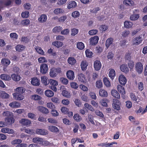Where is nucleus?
I'll list each match as a JSON object with an SVG mask.
<instances>
[{
	"label": "nucleus",
	"mask_w": 147,
	"mask_h": 147,
	"mask_svg": "<svg viewBox=\"0 0 147 147\" xmlns=\"http://www.w3.org/2000/svg\"><path fill=\"white\" fill-rule=\"evenodd\" d=\"M61 72V69L59 67L53 68L50 70L49 75L51 77L53 78L56 76L57 73Z\"/></svg>",
	"instance_id": "1"
},
{
	"label": "nucleus",
	"mask_w": 147,
	"mask_h": 147,
	"mask_svg": "<svg viewBox=\"0 0 147 147\" xmlns=\"http://www.w3.org/2000/svg\"><path fill=\"white\" fill-rule=\"evenodd\" d=\"M112 107L115 109L119 110L120 109L121 103L119 100L116 98L113 100Z\"/></svg>",
	"instance_id": "2"
},
{
	"label": "nucleus",
	"mask_w": 147,
	"mask_h": 147,
	"mask_svg": "<svg viewBox=\"0 0 147 147\" xmlns=\"http://www.w3.org/2000/svg\"><path fill=\"white\" fill-rule=\"evenodd\" d=\"M135 67L136 70L138 73L141 74L142 73L143 68L142 64L141 62H137L136 65Z\"/></svg>",
	"instance_id": "3"
},
{
	"label": "nucleus",
	"mask_w": 147,
	"mask_h": 147,
	"mask_svg": "<svg viewBox=\"0 0 147 147\" xmlns=\"http://www.w3.org/2000/svg\"><path fill=\"white\" fill-rule=\"evenodd\" d=\"M19 122L24 126H28L31 123L30 120L26 119H22L19 121Z\"/></svg>",
	"instance_id": "4"
},
{
	"label": "nucleus",
	"mask_w": 147,
	"mask_h": 147,
	"mask_svg": "<svg viewBox=\"0 0 147 147\" xmlns=\"http://www.w3.org/2000/svg\"><path fill=\"white\" fill-rule=\"evenodd\" d=\"M48 70V66L47 64L45 63L42 64L40 67V71L42 74H46Z\"/></svg>",
	"instance_id": "5"
},
{
	"label": "nucleus",
	"mask_w": 147,
	"mask_h": 147,
	"mask_svg": "<svg viewBox=\"0 0 147 147\" xmlns=\"http://www.w3.org/2000/svg\"><path fill=\"white\" fill-rule=\"evenodd\" d=\"M37 109L39 111L45 114H48L49 111L47 108L42 106H39L37 107Z\"/></svg>",
	"instance_id": "6"
},
{
	"label": "nucleus",
	"mask_w": 147,
	"mask_h": 147,
	"mask_svg": "<svg viewBox=\"0 0 147 147\" xmlns=\"http://www.w3.org/2000/svg\"><path fill=\"white\" fill-rule=\"evenodd\" d=\"M25 89L23 87H18L16 89V92L13 94H23L25 92Z\"/></svg>",
	"instance_id": "7"
},
{
	"label": "nucleus",
	"mask_w": 147,
	"mask_h": 147,
	"mask_svg": "<svg viewBox=\"0 0 147 147\" xmlns=\"http://www.w3.org/2000/svg\"><path fill=\"white\" fill-rule=\"evenodd\" d=\"M36 132L37 134L40 135H46L48 134V131L44 129H37Z\"/></svg>",
	"instance_id": "8"
},
{
	"label": "nucleus",
	"mask_w": 147,
	"mask_h": 147,
	"mask_svg": "<svg viewBox=\"0 0 147 147\" xmlns=\"http://www.w3.org/2000/svg\"><path fill=\"white\" fill-rule=\"evenodd\" d=\"M5 123L7 124V125L11 124L14 122V120L12 117H7L5 119Z\"/></svg>",
	"instance_id": "9"
},
{
	"label": "nucleus",
	"mask_w": 147,
	"mask_h": 147,
	"mask_svg": "<svg viewBox=\"0 0 147 147\" xmlns=\"http://www.w3.org/2000/svg\"><path fill=\"white\" fill-rule=\"evenodd\" d=\"M119 80L120 84L123 85H125L127 82L125 77L123 75H121L119 76Z\"/></svg>",
	"instance_id": "10"
},
{
	"label": "nucleus",
	"mask_w": 147,
	"mask_h": 147,
	"mask_svg": "<svg viewBox=\"0 0 147 147\" xmlns=\"http://www.w3.org/2000/svg\"><path fill=\"white\" fill-rule=\"evenodd\" d=\"M94 65L95 69L96 71L99 70L101 67V64L100 61L98 60H96L94 61Z\"/></svg>",
	"instance_id": "11"
},
{
	"label": "nucleus",
	"mask_w": 147,
	"mask_h": 147,
	"mask_svg": "<svg viewBox=\"0 0 147 147\" xmlns=\"http://www.w3.org/2000/svg\"><path fill=\"white\" fill-rule=\"evenodd\" d=\"M32 141L34 143L37 144H42L43 142V139L39 137H35L33 138Z\"/></svg>",
	"instance_id": "12"
},
{
	"label": "nucleus",
	"mask_w": 147,
	"mask_h": 147,
	"mask_svg": "<svg viewBox=\"0 0 147 147\" xmlns=\"http://www.w3.org/2000/svg\"><path fill=\"white\" fill-rule=\"evenodd\" d=\"M66 75L67 78L71 80H73L75 77L74 72L71 70H69L67 71Z\"/></svg>",
	"instance_id": "13"
},
{
	"label": "nucleus",
	"mask_w": 147,
	"mask_h": 147,
	"mask_svg": "<svg viewBox=\"0 0 147 147\" xmlns=\"http://www.w3.org/2000/svg\"><path fill=\"white\" fill-rule=\"evenodd\" d=\"M142 41L141 37H134L133 40V44L138 45L141 43Z\"/></svg>",
	"instance_id": "14"
},
{
	"label": "nucleus",
	"mask_w": 147,
	"mask_h": 147,
	"mask_svg": "<svg viewBox=\"0 0 147 147\" xmlns=\"http://www.w3.org/2000/svg\"><path fill=\"white\" fill-rule=\"evenodd\" d=\"M31 83L34 86H38L40 84V80L37 78H34L32 79Z\"/></svg>",
	"instance_id": "15"
},
{
	"label": "nucleus",
	"mask_w": 147,
	"mask_h": 147,
	"mask_svg": "<svg viewBox=\"0 0 147 147\" xmlns=\"http://www.w3.org/2000/svg\"><path fill=\"white\" fill-rule=\"evenodd\" d=\"M120 69L123 72L125 73H127L129 72V69L126 64H123L120 66Z\"/></svg>",
	"instance_id": "16"
},
{
	"label": "nucleus",
	"mask_w": 147,
	"mask_h": 147,
	"mask_svg": "<svg viewBox=\"0 0 147 147\" xmlns=\"http://www.w3.org/2000/svg\"><path fill=\"white\" fill-rule=\"evenodd\" d=\"M47 19V16L45 14H42L38 18V20L39 22L44 23L46 21Z\"/></svg>",
	"instance_id": "17"
},
{
	"label": "nucleus",
	"mask_w": 147,
	"mask_h": 147,
	"mask_svg": "<svg viewBox=\"0 0 147 147\" xmlns=\"http://www.w3.org/2000/svg\"><path fill=\"white\" fill-rule=\"evenodd\" d=\"M13 97L16 100H23L24 97L22 94H13Z\"/></svg>",
	"instance_id": "18"
},
{
	"label": "nucleus",
	"mask_w": 147,
	"mask_h": 147,
	"mask_svg": "<svg viewBox=\"0 0 147 147\" xmlns=\"http://www.w3.org/2000/svg\"><path fill=\"white\" fill-rule=\"evenodd\" d=\"M99 95L102 97H106L108 96V94L107 92L104 89H101L99 90Z\"/></svg>",
	"instance_id": "19"
},
{
	"label": "nucleus",
	"mask_w": 147,
	"mask_h": 147,
	"mask_svg": "<svg viewBox=\"0 0 147 147\" xmlns=\"http://www.w3.org/2000/svg\"><path fill=\"white\" fill-rule=\"evenodd\" d=\"M111 94L114 97L118 99L120 98V95L116 90L114 89L112 90L111 91Z\"/></svg>",
	"instance_id": "20"
},
{
	"label": "nucleus",
	"mask_w": 147,
	"mask_h": 147,
	"mask_svg": "<svg viewBox=\"0 0 147 147\" xmlns=\"http://www.w3.org/2000/svg\"><path fill=\"white\" fill-rule=\"evenodd\" d=\"M9 105L11 107L17 108L20 106V103L17 101H13L11 102Z\"/></svg>",
	"instance_id": "21"
},
{
	"label": "nucleus",
	"mask_w": 147,
	"mask_h": 147,
	"mask_svg": "<svg viewBox=\"0 0 147 147\" xmlns=\"http://www.w3.org/2000/svg\"><path fill=\"white\" fill-rule=\"evenodd\" d=\"M117 89L118 91L122 95H123L125 93V89L123 87L119 85L117 86Z\"/></svg>",
	"instance_id": "22"
},
{
	"label": "nucleus",
	"mask_w": 147,
	"mask_h": 147,
	"mask_svg": "<svg viewBox=\"0 0 147 147\" xmlns=\"http://www.w3.org/2000/svg\"><path fill=\"white\" fill-rule=\"evenodd\" d=\"M0 97L3 98H9V95L4 91H0Z\"/></svg>",
	"instance_id": "23"
},
{
	"label": "nucleus",
	"mask_w": 147,
	"mask_h": 147,
	"mask_svg": "<svg viewBox=\"0 0 147 147\" xmlns=\"http://www.w3.org/2000/svg\"><path fill=\"white\" fill-rule=\"evenodd\" d=\"M30 23V21L29 20L25 19L21 21L20 24L22 26H27Z\"/></svg>",
	"instance_id": "24"
},
{
	"label": "nucleus",
	"mask_w": 147,
	"mask_h": 147,
	"mask_svg": "<svg viewBox=\"0 0 147 147\" xmlns=\"http://www.w3.org/2000/svg\"><path fill=\"white\" fill-rule=\"evenodd\" d=\"M90 39V44L92 45H95L98 43L99 38L98 37H91Z\"/></svg>",
	"instance_id": "25"
},
{
	"label": "nucleus",
	"mask_w": 147,
	"mask_h": 147,
	"mask_svg": "<svg viewBox=\"0 0 147 147\" xmlns=\"http://www.w3.org/2000/svg\"><path fill=\"white\" fill-rule=\"evenodd\" d=\"M123 3L126 6H130L134 4V2L130 0H124Z\"/></svg>",
	"instance_id": "26"
},
{
	"label": "nucleus",
	"mask_w": 147,
	"mask_h": 147,
	"mask_svg": "<svg viewBox=\"0 0 147 147\" xmlns=\"http://www.w3.org/2000/svg\"><path fill=\"white\" fill-rule=\"evenodd\" d=\"M0 77L1 79L5 80H9L11 79V78L9 75L3 74L1 75Z\"/></svg>",
	"instance_id": "27"
},
{
	"label": "nucleus",
	"mask_w": 147,
	"mask_h": 147,
	"mask_svg": "<svg viewBox=\"0 0 147 147\" xmlns=\"http://www.w3.org/2000/svg\"><path fill=\"white\" fill-rule=\"evenodd\" d=\"M62 28L59 26H57L53 29V32L55 33H58L61 31Z\"/></svg>",
	"instance_id": "28"
},
{
	"label": "nucleus",
	"mask_w": 147,
	"mask_h": 147,
	"mask_svg": "<svg viewBox=\"0 0 147 147\" xmlns=\"http://www.w3.org/2000/svg\"><path fill=\"white\" fill-rule=\"evenodd\" d=\"M124 26L125 28H129L133 26V23L130 22L125 21L124 23Z\"/></svg>",
	"instance_id": "29"
},
{
	"label": "nucleus",
	"mask_w": 147,
	"mask_h": 147,
	"mask_svg": "<svg viewBox=\"0 0 147 147\" xmlns=\"http://www.w3.org/2000/svg\"><path fill=\"white\" fill-rule=\"evenodd\" d=\"M76 6V3L74 1L70 2L68 4L67 8L70 9L72 8L75 7Z\"/></svg>",
	"instance_id": "30"
},
{
	"label": "nucleus",
	"mask_w": 147,
	"mask_h": 147,
	"mask_svg": "<svg viewBox=\"0 0 147 147\" xmlns=\"http://www.w3.org/2000/svg\"><path fill=\"white\" fill-rule=\"evenodd\" d=\"M11 77L12 79L16 81H19L21 79V77L19 75L15 74H13L11 75Z\"/></svg>",
	"instance_id": "31"
},
{
	"label": "nucleus",
	"mask_w": 147,
	"mask_h": 147,
	"mask_svg": "<svg viewBox=\"0 0 147 147\" xmlns=\"http://www.w3.org/2000/svg\"><path fill=\"white\" fill-rule=\"evenodd\" d=\"M68 63L70 64L73 65L76 63V60L73 57H69L67 60Z\"/></svg>",
	"instance_id": "32"
},
{
	"label": "nucleus",
	"mask_w": 147,
	"mask_h": 147,
	"mask_svg": "<svg viewBox=\"0 0 147 147\" xmlns=\"http://www.w3.org/2000/svg\"><path fill=\"white\" fill-rule=\"evenodd\" d=\"M49 129L51 132H57L59 130L57 127L55 126L51 125L49 127Z\"/></svg>",
	"instance_id": "33"
},
{
	"label": "nucleus",
	"mask_w": 147,
	"mask_h": 147,
	"mask_svg": "<svg viewBox=\"0 0 147 147\" xmlns=\"http://www.w3.org/2000/svg\"><path fill=\"white\" fill-rule=\"evenodd\" d=\"M41 81L42 83L45 85H46L49 84V81L47 80V78L45 76L41 77Z\"/></svg>",
	"instance_id": "34"
},
{
	"label": "nucleus",
	"mask_w": 147,
	"mask_h": 147,
	"mask_svg": "<svg viewBox=\"0 0 147 147\" xmlns=\"http://www.w3.org/2000/svg\"><path fill=\"white\" fill-rule=\"evenodd\" d=\"M45 95L48 97H51L54 95L53 92L50 90H47L45 92Z\"/></svg>",
	"instance_id": "35"
},
{
	"label": "nucleus",
	"mask_w": 147,
	"mask_h": 147,
	"mask_svg": "<svg viewBox=\"0 0 147 147\" xmlns=\"http://www.w3.org/2000/svg\"><path fill=\"white\" fill-rule=\"evenodd\" d=\"M78 80L81 82H84L85 81V78L83 74H80L78 75Z\"/></svg>",
	"instance_id": "36"
},
{
	"label": "nucleus",
	"mask_w": 147,
	"mask_h": 147,
	"mask_svg": "<svg viewBox=\"0 0 147 147\" xmlns=\"http://www.w3.org/2000/svg\"><path fill=\"white\" fill-rule=\"evenodd\" d=\"M25 48V47L21 45H18L16 47V50L18 51H21Z\"/></svg>",
	"instance_id": "37"
},
{
	"label": "nucleus",
	"mask_w": 147,
	"mask_h": 147,
	"mask_svg": "<svg viewBox=\"0 0 147 147\" xmlns=\"http://www.w3.org/2000/svg\"><path fill=\"white\" fill-rule=\"evenodd\" d=\"M1 62L4 65L7 66L10 63V61L8 59H3L1 60Z\"/></svg>",
	"instance_id": "38"
},
{
	"label": "nucleus",
	"mask_w": 147,
	"mask_h": 147,
	"mask_svg": "<svg viewBox=\"0 0 147 147\" xmlns=\"http://www.w3.org/2000/svg\"><path fill=\"white\" fill-rule=\"evenodd\" d=\"M113 40V39L111 37H110L107 40L106 43V46L107 48L112 43Z\"/></svg>",
	"instance_id": "39"
},
{
	"label": "nucleus",
	"mask_w": 147,
	"mask_h": 147,
	"mask_svg": "<svg viewBox=\"0 0 147 147\" xmlns=\"http://www.w3.org/2000/svg\"><path fill=\"white\" fill-rule=\"evenodd\" d=\"M3 115L4 116H7V117H12L13 115L12 112L8 111L4 112L3 113Z\"/></svg>",
	"instance_id": "40"
},
{
	"label": "nucleus",
	"mask_w": 147,
	"mask_h": 147,
	"mask_svg": "<svg viewBox=\"0 0 147 147\" xmlns=\"http://www.w3.org/2000/svg\"><path fill=\"white\" fill-rule=\"evenodd\" d=\"M139 18V15L138 14H133L131 16L130 19L131 20H135L138 19Z\"/></svg>",
	"instance_id": "41"
},
{
	"label": "nucleus",
	"mask_w": 147,
	"mask_h": 147,
	"mask_svg": "<svg viewBox=\"0 0 147 147\" xmlns=\"http://www.w3.org/2000/svg\"><path fill=\"white\" fill-rule=\"evenodd\" d=\"M115 76V72L113 69H111L109 72V76L112 80Z\"/></svg>",
	"instance_id": "42"
},
{
	"label": "nucleus",
	"mask_w": 147,
	"mask_h": 147,
	"mask_svg": "<svg viewBox=\"0 0 147 147\" xmlns=\"http://www.w3.org/2000/svg\"><path fill=\"white\" fill-rule=\"evenodd\" d=\"M77 48L80 50H82L84 48V44L82 42H79L77 44Z\"/></svg>",
	"instance_id": "43"
},
{
	"label": "nucleus",
	"mask_w": 147,
	"mask_h": 147,
	"mask_svg": "<svg viewBox=\"0 0 147 147\" xmlns=\"http://www.w3.org/2000/svg\"><path fill=\"white\" fill-rule=\"evenodd\" d=\"M81 66L82 69L83 71L85 70L87 68V64L85 61H82Z\"/></svg>",
	"instance_id": "44"
},
{
	"label": "nucleus",
	"mask_w": 147,
	"mask_h": 147,
	"mask_svg": "<svg viewBox=\"0 0 147 147\" xmlns=\"http://www.w3.org/2000/svg\"><path fill=\"white\" fill-rule=\"evenodd\" d=\"M84 106L86 108L88 109V110L92 111H94V109L92 107V106L88 103H85L84 104Z\"/></svg>",
	"instance_id": "45"
},
{
	"label": "nucleus",
	"mask_w": 147,
	"mask_h": 147,
	"mask_svg": "<svg viewBox=\"0 0 147 147\" xmlns=\"http://www.w3.org/2000/svg\"><path fill=\"white\" fill-rule=\"evenodd\" d=\"M35 49L36 50V51L39 54L43 55L44 53V52L41 48L39 47H36L35 48Z\"/></svg>",
	"instance_id": "46"
},
{
	"label": "nucleus",
	"mask_w": 147,
	"mask_h": 147,
	"mask_svg": "<svg viewBox=\"0 0 147 147\" xmlns=\"http://www.w3.org/2000/svg\"><path fill=\"white\" fill-rule=\"evenodd\" d=\"M80 15V12L78 11H74L71 14L72 16L75 18L79 17Z\"/></svg>",
	"instance_id": "47"
},
{
	"label": "nucleus",
	"mask_w": 147,
	"mask_h": 147,
	"mask_svg": "<svg viewBox=\"0 0 147 147\" xmlns=\"http://www.w3.org/2000/svg\"><path fill=\"white\" fill-rule=\"evenodd\" d=\"M22 142V141L21 140L18 139L13 140L11 142V143L12 145H15L16 144L18 145L19 144L21 143Z\"/></svg>",
	"instance_id": "48"
},
{
	"label": "nucleus",
	"mask_w": 147,
	"mask_h": 147,
	"mask_svg": "<svg viewBox=\"0 0 147 147\" xmlns=\"http://www.w3.org/2000/svg\"><path fill=\"white\" fill-rule=\"evenodd\" d=\"M103 81L105 85L107 87H109L111 86L110 82L107 78H104L103 79Z\"/></svg>",
	"instance_id": "49"
},
{
	"label": "nucleus",
	"mask_w": 147,
	"mask_h": 147,
	"mask_svg": "<svg viewBox=\"0 0 147 147\" xmlns=\"http://www.w3.org/2000/svg\"><path fill=\"white\" fill-rule=\"evenodd\" d=\"M51 84V86H57L58 85V82L56 80L53 79H50L49 81V83Z\"/></svg>",
	"instance_id": "50"
},
{
	"label": "nucleus",
	"mask_w": 147,
	"mask_h": 147,
	"mask_svg": "<svg viewBox=\"0 0 147 147\" xmlns=\"http://www.w3.org/2000/svg\"><path fill=\"white\" fill-rule=\"evenodd\" d=\"M78 32V30L75 28H74L71 29V34L72 36H74L77 34Z\"/></svg>",
	"instance_id": "51"
},
{
	"label": "nucleus",
	"mask_w": 147,
	"mask_h": 147,
	"mask_svg": "<svg viewBox=\"0 0 147 147\" xmlns=\"http://www.w3.org/2000/svg\"><path fill=\"white\" fill-rule=\"evenodd\" d=\"M51 114L53 116L56 117L59 115V113L57 110L54 109L52 110L51 112Z\"/></svg>",
	"instance_id": "52"
},
{
	"label": "nucleus",
	"mask_w": 147,
	"mask_h": 147,
	"mask_svg": "<svg viewBox=\"0 0 147 147\" xmlns=\"http://www.w3.org/2000/svg\"><path fill=\"white\" fill-rule=\"evenodd\" d=\"M69 30L68 29H64L61 31V34L67 35L69 34Z\"/></svg>",
	"instance_id": "53"
},
{
	"label": "nucleus",
	"mask_w": 147,
	"mask_h": 147,
	"mask_svg": "<svg viewBox=\"0 0 147 147\" xmlns=\"http://www.w3.org/2000/svg\"><path fill=\"white\" fill-rule=\"evenodd\" d=\"M29 15V13L28 11H25L22 13L21 16L23 18H26L28 17Z\"/></svg>",
	"instance_id": "54"
},
{
	"label": "nucleus",
	"mask_w": 147,
	"mask_h": 147,
	"mask_svg": "<svg viewBox=\"0 0 147 147\" xmlns=\"http://www.w3.org/2000/svg\"><path fill=\"white\" fill-rule=\"evenodd\" d=\"M74 119L77 121H79L81 120V117L78 114H75L74 116Z\"/></svg>",
	"instance_id": "55"
},
{
	"label": "nucleus",
	"mask_w": 147,
	"mask_h": 147,
	"mask_svg": "<svg viewBox=\"0 0 147 147\" xmlns=\"http://www.w3.org/2000/svg\"><path fill=\"white\" fill-rule=\"evenodd\" d=\"M63 11L62 9L60 8H57L55 9L54 11L55 13L56 14H58L59 13H62Z\"/></svg>",
	"instance_id": "56"
},
{
	"label": "nucleus",
	"mask_w": 147,
	"mask_h": 147,
	"mask_svg": "<svg viewBox=\"0 0 147 147\" xmlns=\"http://www.w3.org/2000/svg\"><path fill=\"white\" fill-rule=\"evenodd\" d=\"M67 17L66 16H61L58 19V22H63L64 21L67 19Z\"/></svg>",
	"instance_id": "57"
},
{
	"label": "nucleus",
	"mask_w": 147,
	"mask_h": 147,
	"mask_svg": "<svg viewBox=\"0 0 147 147\" xmlns=\"http://www.w3.org/2000/svg\"><path fill=\"white\" fill-rule=\"evenodd\" d=\"M60 81L62 83L65 85L67 84L68 82V80L67 79L64 78H60Z\"/></svg>",
	"instance_id": "58"
},
{
	"label": "nucleus",
	"mask_w": 147,
	"mask_h": 147,
	"mask_svg": "<svg viewBox=\"0 0 147 147\" xmlns=\"http://www.w3.org/2000/svg\"><path fill=\"white\" fill-rule=\"evenodd\" d=\"M108 28V27L105 25H102L99 28L100 30L102 31H106Z\"/></svg>",
	"instance_id": "59"
},
{
	"label": "nucleus",
	"mask_w": 147,
	"mask_h": 147,
	"mask_svg": "<svg viewBox=\"0 0 147 147\" xmlns=\"http://www.w3.org/2000/svg\"><path fill=\"white\" fill-rule=\"evenodd\" d=\"M86 56L89 57H90L93 54L92 52L89 49H87L85 51Z\"/></svg>",
	"instance_id": "60"
},
{
	"label": "nucleus",
	"mask_w": 147,
	"mask_h": 147,
	"mask_svg": "<svg viewBox=\"0 0 147 147\" xmlns=\"http://www.w3.org/2000/svg\"><path fill=\"white\" fill-rule=\"evenodd\" d=\"M96 86L98 88H100L102 87V84L100 80L97 81L96 82Z\"/></svg>",
	"instance_id": "61"
},
{
	"label": "nucleus",
	"mask_w": 147,
	"mask_h": 147,
	"mask_svg": "<svg viewBox=\"0 0 147 147\" xmlns=\"http://www.w3.org/2000/svg\"><path fill=\"white\" fill-rule=\"evenodd\" d=\"M33 99L35 100H39L41 99L42 97L40 96L36 95L34 94L32 96Z\"/></svg>",
	"instance_id": "62"
},
{
	"label": "nucleus",
	"mask_w": 147,
	"mask_h": 147,
	"mask_svg": "<svg viewBox=\"0 0 147 147\" xmlns=\"http://www.w3.org/2000/svg\"><path fill=\"white\" fill-rule=\"evenodd\" d=\"M98 31L96 29L90 30L89 32V34L90 35H93L97 33Z\"/></svg>",
	"instance_id": "63"
},
{
	"label": "nucleus",
	"mask_w": 147,
	"mask_h": 147,
	"mask_svg": "<svg viewBox=\"0 0 147 147\" xmlns=\"http://www.w3.org/2000/svg\"><path fill=\"white\" fill-rule=\"evenodd\" d=\"M62 94L63 96L67 98L69 97L70 96L69 93L67 91L65 90L62 91Z\"/></svg>",
	"instance_id": "64"
}]
</instances>
